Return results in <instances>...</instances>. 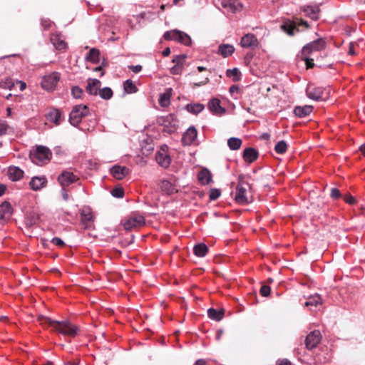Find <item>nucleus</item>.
Masks as SVG:
<instances>
[{"label":"nucleus","mask_w":365,"mask_h":365,"mask_svg":"<svg viewBox=\"0 0 365 365\" xmlns=\"http://www.w3.org/2000/svg\"><path fill=\"white\" fill-rule=\"evenodd\" d=\"M194 365H206V361L204 359H198L195 361Z\"/></svg>","instance_id":"64"},{"label":"nucleus","mask_w":365,"mask_h":365,"mask_svg":"<svg viewBox=\"0 0 365 365\" xmlns=\"http://www.w3.org/2000/svg\"><path fill=\"white\" fill-rule=\"evenodd\" d=\"M48 119L56 125L61 123V113L58 110H53L48 115Z\"/></svg>","instance_id":"34"},{"label":"nucleus","mask_w":365,"mask_h":365,"mask_svg":"<svg viewBox=\"0 0 365 365\" xmlns=\"http://www.w3.org/2000/svg\"><path fill=\"white\" fill-rule=\"evenodd\" d=\"M124 90L128 93H134L138 89L131 80H126L124 83Z\"/></svg>","instance_id":"39"},{"label":"nucleus","mask_w":365,"mask_h":365,"mask_svg":"<svg viewBox=\"0 0 365 365\" xmlns=\"http://www.w3.org/2000/svg\"><path fill=\"white\" fill-rule=\"evenodd\" d=\"M197 132L194 127L189 128L182 135V140L185 145H190L197 138Z\"/></svg>","instance_id":"20"},{"label":"nucleus","mask_w":365,"mask_h":365,"mask_svg":"<svg viewBox=\"0 0 365 365\" xmlns=\"http://www.w3.org/2000/svg\"><path fill=\"white\" fill-rule=\"evenodd\" d=\"M40 220L38 214L31 212H29L24 220V224L27 228L36 225Z\"/></svg>","instance_id":"24"},{"label":"nucleus","mask_w":365,"mask_h":365,"mask_svg":"<svg viewBox=\"0 0 365 365\" xmlns=\"http://www.w3.org/2000/svg\"><path fill=\"white\" fill-rule=\"evenodd\" d=\"M51 242L58 247H63L65 244L64 242L58 237H53Z\"/></svg>","instance_id":"54"},{"label":"nucleus","mask_w":365,"mask_h":365,"mask_svg":"<svg viewBox=\"0 0 365 365\" xmlns=\"http://www.w3.org/2000/svg\"><path fill=\"white\" fill-rule=\"evenodd\" d=\"M52 153L51 150L43 145L37 146L36 150L31 153L30 158L32 162L36 165H43L47 163L51 158Z\"/></svg>","instance_id":"2"},{"label":"nucleus","mask_w":365,"mask_h":365,"mask_svg":"<svg viewBox=\"0 0 365 365\" xmlns=\"http://www.w3.org/2000/svg\"><path fill=\"white\" fill-rule=\"evenodd\" d=\"M111 195L118 198H120L123 197L124 190L121 187H117L112 190Z\"/></svg>","instance_id":"48"},{"label":"nucleus","mask_w":365,"mask_h":365,"mask_svg":"<svg viewBox=\"0 0 365 365\" xmlns=\"http://www.w3.org/2000/svg\"><path fill=\"white\" fill-rule=\"evenodd\" d=\"M326 47V42L322 38H318L305 45L302 51V55L306 56L312 51H320Z\"/></svg>","instance_id":"9"},{"label":"nucleus","mask_w":365,"mask_h":365,"mask_svg":"<svg viewBox=\"0 0 365 365\" xmlns=\"http://www.w3.org/2000/svg\"><path fill=\"white\" fill-rule=\"evenodd\" d=\"M226 75L229 78H232V80L235 82L239 81L241 78V72L237 68L227 69L226 71Z\"/></svg>","instance_id":"37"},{"label":"nucleus","mask_w":365,"mask_h":365,"mask_svg":"<svg viewBox=\"0 0 365 365\" xmlns=\"http://www.w3.org/2000/svg\"><path fill=\"white\" fill-rule=\"evenodd\" d=\"M99 50L93 48L90 50L89 53L86 56V59L93 63H97L99 62Z\"/></svg>","instance_id":"33"},{"label":"nucleus","mask_w":365,"mask_h":365,"mask_svg":"<svg viewBox=\"0 0 365 365\" xmlns=\"http://www.w3.org/2000/svg\"><path fill=\"white\" fill-rule=\"evenodd\" d=\"M51 41L56 49L62 50L64 49L66 46V43L61 35L56 34L52 36Z\"/></svg>","instance_id":"28"},{"label":"nucleus","mask_w":365,"mask_h":365,"mask_svg":"<svg viewBox=\"0 0 365 365\" xmlns=\"http://www.w3.org/2000/svg\"><path fill=\"white\" fill-rule=\"evenodd\" d=\"M304 61L306 62L307 67L308 68H312L314 66V60L312 58H307V57H306L304 56Z\"/></svg>","instance_id":"56"},{"label":"nucleus","mask_w":365,"mask_h":365,"mask_svg":"<svg viewBox=\"0 0 365 365\" xmlns=\"http://www.w3.org/2000/svg\"><path fill=\"white\" fill-rule=\"evenodd\" d=\"M198 180L203 185L209 184L212 180V175L207 169H203L198 173Z\"/></svg>","instance_id":"27"},{"label":"nucleus","mask_w":365,"mask_h":365,"mask_svg":"<svg viewBox=\"0 0 365 365\" xmlns=\"http://www.w3.org/2000/svg\"><path fill=\"white\" fill-rule=\"evenodd\" d=\"M98 93L102 98L106 100H108L113 96V91L108 87L99 90Z\"/></svg>","instance_id":"42"},{"label":"nucleus","mask_w":365,"mask_h":365,"mask_svg":"<svg viewBox=\"0 0 365 365\" xmlns=\"http://www.w3.org/2000/svg\"><path fill=\"white\" fill-rule=\"evenodd\" d=\"M12 214V207L9 202H4L0 205V222L10 218Z\"/></svg>","instance_id":"17"},{"label":"nucleus","mask_w":365,"mask_h":365,"mask_svg":"<svg viewBox=\"0 0 365 365\" xmlns=\"http://www.w3.org/2000/svg\"><path fill=\"white\" fill-rule=\"evenodd\" d=\"M287 145L284 140L279 141L274 147L275 151L279 154H283L287 151Z\"/></svg>","instance_id":"44"},{"label":"nucleus","mask_w":365,"mask_h":365,"mask_svg":"<svg viewBox=\"0 0 365 365\" xmlns=\"http://www.w3.org/2000/svg\"><path fill=\"white\" fill-rule=\"evenodd\" d=\"M186 109L188 112L191 113L197 114L204 109V106L202 104L200 103H190L186 106Z\"/></svg>","instance_id":"38"},{"label":"nucleus","mask_w":365,"mask_h":365,"mask_svg":"<svg viewBox=\"0 0 365 365\" xmlns=\"http://www.w3.org/2000/svg\"><path fill=\"white\" fill-rule=\"evenodd\" d=\"M46 184L47 179L45 176L33 177L29 182L30 187L33 190H39L46 187Z\"/></svg>","instance_id":"16"},{"label":"nucleus","mask_w":365,"mask_h":365,"mask_svg":"<svg viewBox=\"0 0 365 365\" xmlns=\"http://www.w3.org/2000/svg\"><path fill=\"white\" fill-rule=\"evenodd\" d=\"M222 6L228 11L235 13L242 9V4L239 0H222Z\"/></svg>","instance_id":"15"},{"label":"nucleus","mask_w":365,"mask_h":365,"mask_svg":"<svg viewBox=\"0 0 365 365\" xmlns=\"http://www.w3.org/2000/svg\"><path fill=\"white\" fill-rule=\"evenodd\" d=\"M240 45L242 48H254L258 46V40L253 34H247L242 37Z\"/></svg>","instance_id":"13"},{"label":"nucleus","mask_w":365,"mask_h":365,"mask_svg":"<svg viewBox=\"0 0 365 365\" xmlns=\"http://www.w3.org/2000/svg\"><path fill=\"white\" fill-rule=\"evenodd\" d=\"M82 93V89L78 86H73L71 89V94L75 98H81Z\"/></svg>","instance_id":"49"},{"label":"nucleus","mask_w":365,"mask_h":365,"mask_svg":"<svg viewBox=\"0 0 365 365\" xmlns=\"http://www.w3.org/2000/svg\"><path fill=\"white\" fill-rule=\"evenodd\" d=\"M186 57H187L186 55H178V56H175L173 58V62L176 66H179L183 67V64H184L185 59L186 58Z\"/></svg>","instance_id":"47"},{"label":"nucleus","mask_w":365,"mask_h":365,"mask_svg":"<svg viewBox=\"0 0 365 365\" xmlns=\"http://www.w3.org/2000/svg\"><path fill=\"white\" fill-rule=\"evenodd\" d=\"M38 320L41 324H48L55 331L63 335L74 337L78 334V327L68 320L56 321L44 316H41Z\"/></svg>","instance_id":"1"},{"label":"nucleus","mask_w":365,"mask_h":365,"mask_svg":"<svg viewBox=\"0 0 365 365\" xmlns=\"http://www.w3.org/2000/svg\"><path fill=\"white\" fill-rule=\"evenodd\" d=\"M123 226L126 230L142 227L145 225V218L143 215L133 214L123 220Z\"/></svg>","instance_id":"6"},{"label":"nucleus","mask_w":365,"mask_h":365,"mask_svg":"<svg viewBox=\"0 0 365 365\" xmlns=\"http://www.w3.org/2000/svg\"><path fill=\"white\" fill-rule=\"evenodd\" d=\"M89 115V109L85 105L75 106L69 115V122L73 126H78L83 117Z\"/></svg>","instance_id":"4"},{"label":"nucleus","mask_w":365,"mask_h":365,"mask_svg":"<svg viewBox=\"0 0 365 365\" xmlns=\"http://www.w3.org/2000/svg\"><path fill=\"white\" fill-rule=\"evenodd\" d=\"M209 109L216 115H222L225 109L220 106V101L217 98H212L208 103Z\"/></svg>","instance_id":"18"},{"label":"nucleus","mask_w":365,"mask_h":365,"mask_svg":"<svg viewBox=\"0 0 365 365\" xmlns=\"http://www.w3.org/2000/svg\"><path fill=\"white\" fill-rule=\"evenodd\" d=\"M101 81L98 79H89L86 91L91 95L96 96L100 90Z\"/></svg>","instance_id":"21"},{"label":"nucleus","mask_w":365,"mask_h":365,"mask_svg":"<svg viewBox=\"0 0 365 365\" xmlns=\"http://www.w3.org/2000/svg\"><path fill=\"white\" fill-rule=\"evenodd\" d=\"M209 81V78L208 77H205L204 78V80H202V81H200V82H197V83H194V86H203V85H205L208 83Z\"/></svg>","instance_id":"58"},{"label":"nucleus","mask_w":365,"mask_h":365,"mask_svg":"<svg viewBox=\"0 0 365 365\" xmlns=\"http://www.w3.org/2000/svg\"><path fill=\"white\" fill-rule=\"evenodd\" d=\"M220 191L218 189H212L210 192V200H215L220 196Z\"/></svg>","instance_id":"50"},{"label":"nucleus","mask_w":365,"mask_h":365,"mask_svg":"<svg viewBox=\"0 0 365 365\" xmlns=\"http://www.w3.org/2000/svg\"><path fill=\"white\" fill-rule=\"evenodd\" d=\"M257 157L258 152L255 148H247L244 150L243 158L245 162L252 163L257 158Z\"/></svg>","instance_id":"23"},{"label":"nucleus","mask_w":365,"mask_h":365,"mask_svg":"<svg viewBox=\"0 0 365 365\" xmlns=\"http://www.w3.org/2000/svg\"><path fill=\"white\" fill-rule=\"evenodd\" d=\"M245 176L240 175L238 177V183L236 187V195L235 197V201L240 204L248 203V200L246 196L247 189H251L250 184L245 180Z\"/></svg>","instance_id":"3"},{"label":"nucleus","mask_w":365,"mask_h":365,"mask_svg":"<svg viewBox=\"0 0 365 365\" xmlns=\"http://www.w3.org/2000/svg\"><path fill=\"white\" fill-rule=\"evenodd\" d=\"M242 145L241 139L238 138H230L227 140V145L230 150H237L240 149Z\"/></svg>","instance_id":"36"},{"label":"nucleus","mask_w":365,"mask_h":365,"mask_svg":"<svg viewBox=\"0 0 365 365\" xmlns=\"http://www.w3.org/2000/svg\"><path fill=\"white\" fill-rule=\"evenodd\" d=\"M277 365H291V362L289 360L284 359L279 361Z\"/></svg>","instance_id":"61"},{"label":"nucleus","mask_w":365,"mask_h":365,"mask_svg":"<svg viewBox=\"0 0 365 365\" xmlns=\"http://www.w3.org/2000/svg\"><path fill=\"white\" fill-rule=\"evenodd\" d=\"M303 11L312 19L317 20L319 19V13L320 11L319 6H308Z\"/></svg>","instance_id":"29"},{"label":"nucleus","mask_w":365,"mask_h":365,"mask_svg":"<svg viewBox=\"0 0 365 365\" xmlns=\"http://www.w3.org/2000/svg\"><path fill=\"white\" fill-rule=\"evenodd\" d=\"M167 148L168 147L164 145L155 154V160L158 164L164 168H168L171 163V158L166 150Z\"/></svg>","instance_id":"10"},{"label":"nucleus","mask_w":365,"mask_h":365,"mask_svg":"<svg viewBox=\"0 0 365 365\" xmlns=\"http://www.w3.org/2000/svg\"><path fill=\"white\" fill-rule=\"evenodd\" d=\"M322 304V299L319 294L311 296L308 300L305 302L306 307H317L318 305Z\"/></svg>","instance_id":"35"},{"label":"nucleus","mask_w":365,"mask_h":365,"mask_svg":"<svg viewBox=\"0 0 365 365\" xmlns=\"http://www.w3.org/2000/svg\"><path fill=\"white\" fill-rule=\"evenodd\" d=\"M81 222L84 225H88L93 220V215L89 210H83L81 212Z\"/></svg>","instance_id":"40"},{"label":"nucleus","mask_w":365,"mask_h":365,"mask_svg":"<svg viewBox=\"0 0 365 365\" xmlns=\"http://www.w3.org/2000/svg\"><path fill=\"white\" fill-rule=\"evenodd\" d=\"M23 175L24 171L19 168L16 166H11L9 168L8 175L11 180L18 181L23 177Z\"/></svg>","instance_id":"25"},{"label":"nucleus","mask_w":365,"mask_h":365,"mask_svg":"<svg viewBox=\"0 0 365 365\" xmlns=\"http://www.w3.org/2000/svg\"><path fill=\"white\" fill-rule=\"evenodd\" d=\"M312 111L313 106L307 105L304 106H296L294 109V113L298 118H304L309 115Z\"/></svg>","instance_id":"22"},{"label":"nucleus","mask_w":365,"mask_h":365,"mask_svg":"<svg viewBox=\"0 0 365 365\" xmlns=\"http://www.w3.org/2000/svg\"><path fill=\"white\" fill-rule=\"evenodd\" d=\"M306 94L309 98L314 101H326L329 98V90L309 85L306 89Z\"/></svg>","instance_id":"5"},{"label":"nucleus","mask_w":365,"mask_h":365,"mask_svg":"<svg viewBox=\"0 0 365 365\" xmlns=\"http://www.w3.org/2000/svg\"><path fill=\"white\" fill-rule=\"evenodd\" d=\"M114 178L121 180L129 173V169L125 166L115 165L110 169Z\"/></svg>","instance_id":"19"},{"label":"nucleus","mask_w":365,"mask_h":365,"mask_svg":"<svg viewBox=\"0 0 365 365\" xmlns=\"http://www.w3.org/2000/svg\"><path fill=\"white\" fill-rule=\"evenodd\" d=\"M178 34H179V36H178V41L183 43L185 46H189L190 44L191 38L187 34H186L184 32L180 31H178Z\"/></svg>","instance_id":"43"},{"label":"nucleus","mask_w":365,"mask_h":365,"mask_svg":"<svg viewBox=\"0 0 365 365\" xmlns=\"http://www.w3.org/2000/svg\"><path fill=\"white\" fill-rule=\"evenodd\" d=\"M195 255L199 257H203L208 252L207 246L204 243L195 245L193 247Z\"/></svg>","instance_id":"30"},{"label":"nucleus","mask_w":365,"mask_h":365,"mask_svg":"<svg viewBox=\"0 0 365 365\" xmlns=\"http://www.w3.org/2000/svg\"><path fill=\"white\" fill-rule=\"evenodd\" d=\"M344 200L346 203H348L349 205H353L356 202L355 198L350 195H347L344 196Z\"/></svg>","instance_id":"55"},{"label":"nucleus","mask_w":365,"mask_h":365,"mask_svg":"<svg viewBox=\"0 0 365 365\" xmlns=\"http://www.w3.org/2000/svg\"><path fill=\"white\" fill-rule=\"evenodd\" d=\"M240 91V88L237 86H232L230 89H229V91L231 94H233L235 93H237L238 91Z\"/></svg>","instance_id":"60"},{"label":"nucleus","mask_w":365,"mask_h":365,"mask_svg":"<svg viewBox=\"0 0 365 365\" xmlns=\"http://www.w3.org/2000/svg\"><path fill=\"white\" fill-rule=\"evenodd\" d=\"M59 79L60 74L56 72L45 76L41 81L42 88L46 91H53L56 88Z\"/></svg>","instance_id":"8"},{"label":"nucleus","mask_w":365,"mask_h":365,"mask_svg":"<svg viewBox=\"0 0 365 365\" xmlns=\"http://www.w3.org/2000/svg\"><path fill=\"white\" fill-rule=\"evenodd\" d=\"M330 195L333 199H338L341 197V192L339 189L333 187L331 190Z\"/></svg>","instance_id":"52"},{"label":"nucleus","mask_w":365,"mask_h":365,"mask_svg":"<svg viewBox=\"0 0 365 365\" xmlns=\"http://www.w3.org/2000/svg\"><path fill=\"white\" fill-rule=\"evenodd\" d=\"M61 195H62V197L64 200L67 201L68 200V194L67 192V191L66 190L65 187H63V188L61 189Z\"/></svg>","instance_id":"59"},{"label":"nucleus","mask_w":365,"mask_h":365,"mask_svg":"<svg viewBox=\"0 0 365 365\" xmlns=\"http://www.w3.org/2000/svg\"><path fill=\"white\" fill-rule=\"evenodd\" d=\"M304 26L306 28L309 27V24L306 21L302 19H297L294 21H286L282 26L281 29L286 32L289 36H293L295 31H299L297 26Z\"/></svg>","instance_id":"7"},{"label":"nucleus","mask_w":365,"mask_h":365,"mask_svg":"<svg viewBox=\"0 0 365 365\" xmlns=\"http://www.w3.org/2000/svg\"><path fill=\"white\" fill-rule=\"evenodd\" d=\"M178 31L176 30L167 31L164 34L163 37L166 40L178 41L179 36Z\"/></svg>","instance_id":"45"},{"label":"nucleus","mask_w":365,"mask_h":365,"mask_svg":"<svg viewBox=\"0 0 365 365\" xmlns=\"http://www.w3.org/2000/svg\"><path fill=\"white\" fill-rule=\"evenodd\" d=\"M10 129L11 127L6 121L0 120V136L7 134Z\"/></svg>","instance_id":"46"},{"label":"nucleus","mask_w":365,"mask_h":365,"mask_svg":"<svg viewBox=\"0 0 365 365\" xmlns=\"http://www.w3.org/2000/svg\"><path fill=\"white\" fill-rule=\"evenodd\" d=\"M182 67L175 65L170 68V73L173 75H179L182 73Z\"/></svg>","instance_id":"53"},{"label":"nucleus","mask_w":365,"mask_h":365,"mask_svg":"<svg viewBox=\"0 0 365 365\" xmlns=\"http://www.w3.org/2000/svg\"><path fill=\"white\" fill-rule=\"evenodd\" d=\"M170 94L167 92L160 94L159 98V103L162 107H168L170 105Z\"/></svg>","instance_id":"41"},{"label":"nucleus","mask_w":365,"mask_h":365,"mask_svg":"<svg viewBox=\"0 0 365 365\" xmlns=\"http://www.w3.org/2000/svg\"><path fill=\"white\" fill-rule=\"evenodd\" d=\"M4 87L9 89H11V88L14 86V83H12L11 81H7L4 83Z\"/></svg>","instance_id":"63"},{"label":"nucleus","mask_w":365,"mask_h":365,"mask_svg":"<svg viewBox=\"0 0 365 365\" xmlns=\"http://www.w3.org/2000/svg\"><path fill=\"white\" fill-rule=\"evenodd\" d=\"M160 187L167 195H171L175 191V185L167 180H161Z\"/></svg>","instance_id":"26"},{"label":"nucleus","mask_w":365,"mask_h":365,"mask_svg":"<svg viewBox=\"0 0 365 365\" xmlns=\"http://www.w3.org/2000/svg\"><path fill=\"white\" fill-rule=\"evenodd\" d=\"M207 315L210 319L219 322L223 318L224 312L222 310L210 308L207 310Z\"/></svg>","instance_id":"32"},{"label":"nucleus","mask_w":365,"mask_h":365,"mask_svg":"<svg viewBox=\"0 0 365 365\" xmlns=\"http://www.w3.org/2000/svg\"><path fill=\"white\" fill-rule=\"evenodd\" d=\"M260 294L263 297H268L270 294V287L268 285H262L260 289Z\"/></svg>","instance_id":"51"},{"label":"nucleus","mask_w":365,"mask_h":365,"mask_svg":"<svg viewBox=\"0 0 365 365\" xmlns=\"http://www.w3.org/2000/svg\"><path fill=\"white\" fill-rule=\"evenodd\" d=\"M235 51V48L231 44H222L219 46V53L226 58L231 56Z\"/></svg>","instance_id":"31"},{"label":"nucleus","mask_w":365,"mask_h":365,"mask_svg":"<svg viewBox=\"0 0 365 365\" xmlns=\"http://www.w3.org/2000/svg\"><path fill=\"white\" fill-rule=\"evenodd\" d=\"M128 68L135 73L140 72L142 70V66L140 65L129 66Z\"/></svg>","instance_id":"57"},{"label":"nucleus","mask_w":365,"mask_h":365,"mask_svg":"<svg viewBox=\"0 0 365 365\" xmlns=\"http://www.w3.org/2000/svg\"><path fill=\"white\" fill-rule=\"evenodd\" d=\"M331 358V353L328 347H322L316 354L314 357L315 363L323 364L328 362Z\"/></svg>","instance_id":"14"},{"label":"nucleus","mask_w":365,"mask_h":365,"mask_svg":"<svg viewBox=\"0 0 365 365\" xmlns=\"http://www.w3.org/2000/svg\"><path fill=\"white\" fill-rule=\"evenodd\" d=\"M322 334L319 331H311L305 339V345L308 349H312L321 341Z\"/></svg>","instance_id":"12"},{"label":"nucleus","mask_w":365,"mask_h":365,"mask_svg":"<svg viewBox=\"0 0 365 365\" xmlns=\"http://www.w3.org/2000/svg\"><path fill=\"white\" fill-rule=\"evenodd\" d=\"M41 24L46 29H47L51 26V21L49 20H42Z\"/></svg>","instance_id":"62"},{"label":"nucleus","mask_w":365,"mask_h":365,"mask_svg":"<svg viewBox=\"0 0 365 365\" xmlns=\"http://www.w3.org/2000/svg\"><path fill=\"white\" fill-rule=\"evenodd\" d=\"M78 180V177L70 170L63 171L58 177V182L63 187L69 186Z\"/></svg>","instance_id":"11"}]
</instances>
